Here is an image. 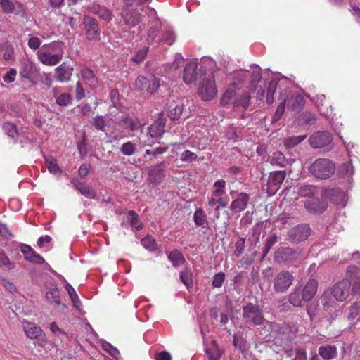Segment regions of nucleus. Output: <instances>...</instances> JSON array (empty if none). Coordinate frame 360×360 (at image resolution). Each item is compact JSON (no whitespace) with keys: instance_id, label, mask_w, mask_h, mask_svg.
I'll use <instances>...</instances> for the list:
<instances>
[{"instance_id":"obj_1","label":"nucleus","mask_w":360,"mask_h":360,"mask_svg":"<svg viewBox=\"0 0 360 360\" xmlns=\"http://www.w3.org/2000/svg\"><path fill=\"white\" fill-rule=\"evenodd\" d=\"M309 170L316 178L327 179L335 173V165L329 159L318 158L311 165Z\"/></svg>"},{"instance_id":"obj_2","label":"nucleus","mask_w":360,"mask_h":360,"mask_svg":"<svg viewBox=\"0 0 360 360\" xmlns=\"http://www.w3.org/2000/svg\"><path fill=\"white\" fill-rule=\"evenodd\" d=\"M160 79L154 75L139 76L135 81V87L141 94L149 96L158 91L160 86Z\"/></svg>"},{"instance_id":"obj_3","label":"nucleus","mask_w":360,"mask_h":360,"mask_svg":"<svg viewBox=\"0 0 360 360\" xmlns=\"http://www.w3.org/2000/svg\"><path fill=\"white\" fill-rule=\"evenodd\" d=\"M301 257V252L289 246H281L274 252V259L277 264H289L298 260Z\"/></svg>"},{"instance_id":"obj_4","label":"nucleus","mask_w":360,"mask_h":360,"mask_svg":"<svg viewBox=\"0 0 360 360\" xmlns=\"http://www.w3.org/2000/svg\"><path fill=\"white\" fill-rule=\"evenodd\" d=\"M243 319L247 324L253 326L262 325L264 320L262 309L259 305L252 303L243 306Z\"/></svg>"},{"instance_id":"obj_5","label":"nucleus","mask_w":360,"mask_h":360,"mask_svg":"<svg viewBox=\"0 0 360 360\" xmlns=\"http://www.w3.org/2000/svg\"><path fill=\"white\" fill-rule=\"evenodd\" d=\"M293 281L294 276L292 272L288 270H282L274 277V290L277 293H284L292 285Z\"/></svg>"},{"instance_id":"obj_6","label":"nucleus","mask_w":360,"mask_h":360,"mask_svg":"<svg viewBox=\"0 0 360 360\" xmlns=\"http://www.w3.org/2000/svg\"><path fill=\"white\" fill-rule=\"evenodd\" d=\"M311 229L307 224H300L287 233L288 240L292 243H300L306 240L310 236Z\"/></svg>"},{"instance_id":"obj_7","label":"nucleus","mask_w":360,"mask_h":360,"mask_svg":"<svg viewBox=\"0 0 360 360\" xmlns=\"http://www.w3.org/2000/svg\"><path fill=\"white\" fill-rule=\"evenodd\" d=\"M333 140L332 134L328 131H317L309 137V143L314 148H327L329 150Z\"/></svg>"},{"instance_id":"obj_8","label":"nucleus","mask_w":360,"mask_h":360,"mask_svg":"<svg viewBox=\"0 0 360 360\" xmlns=\"http://www.w3.org/2000/svg\"><path fill=\"white\" fill-rule=\"evenodd\" d=\"M22 326L25 334L27 338L36 339L37 344L40 347H45L47 343V340L40 327L37 326L34 323L31 322H23Z\"/></svg>"},{"instance_id":"obj_9","label":"nucleus","mask_w":360,"mask_h":360,"mask_svg":"<svg viewBox=\"0 0 360 360\" xmlns=\"http://www.w3.org/2000/svg\"><path fill=\"white\" fill-rule=\"evenodd\" d=\"M217 93L215 86L214 77L212 73L209 74L204 82L198 88V94L203 101L212 99Z\"/></svg>"},{"instance_id":"obj_10","label":"nucleus","mask_w":360,"mask_h":360,"mask_svg":"<svg viewBox=\"0 0 360 360\" xmlns=\"http://www.w3.org/2000/svg\"><path fill=\"white\" fill-rule=\"evenodd\" d=\"M206 74V70L204 67L200 66L198 68L195 63H189L186 65L184 70L183 79L185 83L191 84L195 82L198 78L200 79Z\"/></svg>"},{"instance_id":"obj_11","label":"nucleus","mask_w":360,"mask_h":360,"mask_svg":"<svg viewBox=\"0 0 360 360\" xmlns=\"http://www.w3.org/2000/svg\"><path fill=\"white\" fill-rule=\"evenodd\" d=\"M83 24L85 27L86 36L88 40L98 41L100 39V31L98 22L89 15H84Z\"/></svg>"},{"instance_id":"obj_12","label":"nucleus","mask_w":360,"mask_h":360,"mask_svg":"<svg viewBox=\"0 0 360 360\" xmlns=\"http://www.w3.org/2000/svg\"><path fill=\"white\" fill-rule=\"evenodd\" d=\"M351 282L348 279H344L338 282L331 289V292L337 301H344L349 294Z\"/></svg>"},{"instance_id":"obj_13","label":"nucleus","mask_w":360,"mask_h":360,"mask_svg":"<svg viewBox=\"0 0 360 360\" xmlns=\"http://www.w3.org/2000/svg\"><path fill=\"white\" fill-rule=\"evenodd\" d=\"M321 196L328 199L336 204H340L344 200L345 193L339 188L327 187L321 191Z\"/></svg>"},{"instance_id":"obj_14","label":"nucleus","mask_w":360,"mask_h":360,"mask_svg":"<svg viewBox=\"0 0 360 360\" xmlns=\"http://www.w3.org/2000/svg\"><path fill=\"white\" fill-rule=\"evenodd\" d=\"M287 93H288V91ZM286 103L289 110L299 112L304 106L305 99L302 94L298 93L292 94L290 97H288V94H287Z\"/></svg>"},{"instance_id":"obj_15","label":"nucleus","mask_w":360,"mask_h":360,"mask_svg":"<svg viewBox=\"0 0 360 360\" xmlns=\"http://www.w3.org/2000/svg\"><path fill=\"white\" fill-rule=\"evenodd\" d=\"M20 250L23 254L25 260L38 264L44 263V258L37 253L31 246L26 244H20Z\"/></svg>"},{"instance_id":"obj_16","label":"nucleus","mask_w":360,"mask_h":360,"mask_svg":"<svg viewBox=\"0 0 360 360\" xmlns=\"http://www.w3.org/2000/svg\"><path fill=\"white\" fill-rule=\"evenodd\" d=\"M304 207L311 213L321 214L326 210L328 204L323 200L311 198L305 202Z\"/></svg>"},{"instance_id":"obj_17","label":"nucleus","mask_w":360,"mask_h":360,"mask_svg":"<svg viewBox=\"0 0 360 360\" xmlns=\"http://www.w3.org/2000/svg\"><path fill=\"white\" fill-rule=\"evenodd\" d=\"M318 289V281L316 279L310 278L301 290L302 299L304 302L311 300L315 296Z\"/></svg>"},{"instance_id":"obj_18","label":"nucleus","mask_w":360,"mask_h":360,"mask_svg":"<svg viewBox=\"0 0 360 360\" xmlns=\"http://www.w3.org/2000/svg\"><path fill=\"white\" fill-rule=\"evenodd\" d=\"M165 164H160L151 167L149 171V180L152 184L160 183L165 177Z\"/></svg>"},{"instance_id":"obj_19","label":"nucleus","mask_w":360,"mask_h":360,"mask_svg":"<svg viewBox=\"0 0 360 360\" xmlns=\"http://www.w3.org/2000/svg\"><path fill=\"white\" fill-rule=\"evenodd\" d=\"M250 196L245 193H240L237 198L231 202L230 208L234 212L243 211L248 206Z\"/></svg>"},{"instance_id":"obj_20","label":"nucleus","mask_w":360,"mask_h":360,"mask_svg":"<svg viewBox=\"0 0 360 360\" xmlns=\"http://www.w3.org/2000/svg\"><path fill=\"white\" fill-rule=\"evenodd\" d=\"M165 118L160 113L159 118L148 128L149 134L152 137H160L165 132Z\"/></svg>"},{"instance_id":"obj_21","label":"nucleus","mask_w":360,"mask_h":360,"mask_svg":"<svg viewBox=\"0 0 360 360\" xmlns=\"http://www.w3.org/2000/svg\"><path fill=\"white\" fill-rule=\"evenodd\" d=\"M74 188L79 191L82 195L88 198H94L96 195V193L94 189L91 186L85 185L81 182L78 179L73 178L71 181Z\"/></svg>"},{"instance_id":"obj_22","label":"nucleus","mask_w":360,"mask_h":360,"mask_svg":"<svg viewBox=\"0 0 360 360\" xmlns=\"http://www.w3.org/2000/svg\"><path fill=\"white\" fill-rule=\"evenodd\" d=\"M72 71V67L63 63L56 69L55 78L61 82H68L70 79Z\"/></svg>"},{"instance_id":"obj_23","label":"nucleus","mask_w":360,"mask_h":360,"mask_svg":"<svg viewBox=\"0 0 360 360\" xmlns=\"http://www.w3.org/2000/svg\"><path fill=\"white\" fill-rule=\"evenodd\" d=\"M278 100L280 101V103L278 106L277 107L276 112L272 117L271 123H276L278 121H279L284 112L285 108V104L287 101V89H285L283 91L280 93Z\"/></svg>"},{"instance_id":"obj_24","label":"nucleus","mask_w":360,"mask_h":360,"mask_svg":"<svg viewBox=\"0 0 360 360\" xmlns=\"http://www.w3.org/2000/svg\"><path fill=\"white\" fill-rule=\"evenodd\" d=\"M143 17V15L136 10L129 11L122 15L124 23L130 27H134L141 22Z\"/></svg>"},{"instance_id":"obj_25","label":"nucleus","mask_w":360,"mask_h":360,"mask_svg":"<svg viewBox=\"0 0 360 360\" xmlns=\"http://www.w3.org/2000/svg\"><path fill=\"white\" fill-rule=\"evenodd\" d=\"M337 354V348L335 345H325L319 348V355L323 360H332L336 358Z\"/></svg>"},{"instance_id":"obj_26","label":"nucleus","mask_w":360,"mask_h":360,"mask_svg":"<svg viewBox=\"0 0 360 360\" xmlns=\"http://www.w3.org/2000/svg\"><path fill=\"white\" fill-rule=\"evenodd\" d=\"M117 124L124 129H129L133 132L138 129L139 122L132 120L129 116L117 118Z\"/></svg>"},{"instance_id":"obj_27","label":"nucleus","mask_w":360,"mask_h":360,"mask_svg":"<svg viewBox=\"0 0 360 360\" xmlns=\"http://www.w3.org/2000/svg\"><path fill=\"white\" fill-rule=\"evenodd\" d=\"M89 11L91 13L97 15L100 18L105 21H110L112 18L111 11L107 8L98 4H93L89 6Z\"/></svg>"},{"instance_id":"obj_28","label":"nucleus","mask_w":360,"mask_h":360,"mask_svg":"<svg viewBox=\"0 0 360 360\" xmlns=\"http://www.w3.org/2000/svg\"><path fill=\"white\" fill-rule=\"evenodd\" d=\"M175 41L174 32L169 27H165L159 38L157 39L158 44H164L171 46Z\"/></svg>"},{"instance_id":"obj_29","label":"nucleus","mask_w":360,"mask_h":360,"mask_svg":"<svg viewBox=\"0 0 360 360\" xmlns=\"http://www.w3.org/2000/svg\"><path fill=\"white\" fill-rule=\"evenodd\" d=\"M62 58L60 54H51L50 53H41L39 54V58L43 64L53 65L58 63Z\"/></svg>"},{"instance_id":"obj_30","label":"nucleus","mask_w":360,"mask_h":360,"mask_svg":"<svg viewBox=\"0 0 360 360\" xmlns=\"http://www.w3.org/2000/svg\"><path fill=\"white\" fill-rule=\"evenodd\" d=\"M162 28V24L158 20H155L152 22V25L150 26L148 32V38L147 41L148 42H155L157 43V39L159 38L160 30Z\"/></svg>"},{"instance_id":"obj_31","label":"nucleus","mask_w":360,"mask_h":360,"mask_svg":"<svg viewBox=\"0 0 360 360\" xmlns=\"http://www.w3.org/2000/svg\"><path fill=\"white\" fill-rule=\"evenodd\" d=\"M285 178V171H277L274 172H271L269 181V186H274L276 190L280 186V185L283 183V180Z\"/></svg>"},{"instance_id":"obj_32","label":"nucleus","mask_w":360,"mask_h":360,"mask_svg":"<svg viewBox=\"0 0 360 360\" xmlns=\"http://www.w3.org/2000/svg\"><path fill=\"white\" fill-rule=\"evenodd\" d=\"M288 301L294 307H302V302H304L302 299V294L299 288H296L288 295Z\"/></svg>"},{"instance_id":"obj_33","label":"nucleus","mask_w":360,"mask_h":360,"mask_svg":"<svg viewBox=\"0 0 360 360\" xmlns=\"http://www.w3.org/2000/svg\"><path fill=\"white\" fill-rule=\"evenodd\" d=\"M301 125H312L316 120V115L309 111L302 112L297 118Z\"/></svg>"},{"instance_id":"obj_34","label":"nucleus","mask_w":360,"mask_h":360,"mask_svg":"<svg viewBox=\"0 0 360 360\" xmlns=\"http://www.w3.org/2000/svg\"><path fill=\"white\" fill-rule=\"evenodd\" d=\"M168 259L172 262L173 266L176 267L185 262L182 253L179 250H174L169 252Z\"/></svg>"},{"instance_id":"obj_35","label":"nucleus","mask_w":360,"mask_h":360,"mask_svg":"<svg viewBox=\"0 0 360 360\" xmlns=\"http://www.w3.org/2000/svg\"><path fill=\"white\" fill-rule=\"evenodd\" d=\"M316 191V187L312 185H297V193L302 197L311 198Z\"/></svg>"},{"instance_id":"obj_36","label":"nucleus","mask_w":360,"mask_h":360,"mask_svg":"<svg viewBox=\"0 0 360 360\" xmlns=\"http://www.w3.org/2000/svg\"><path fill=\"white\" fill-rule=\"evenodd\" d=\"M46 297L51 303H55L57 305L60 304L59 291L56 285H52L49 288L46 293Z\"/></svg>"},{"instance_id":"obj_37","label":"nucleus","mask_w":360,"mask_h":360,"mask_svg":"<svg viewBox=\"0 0 360 360\" xmlns=\"http://www.w3.org/2000/svg\"><path fill=\"white\" fill-rule=\"evenodd\" d=\"M271 164L273 165H277L281 167H284L288 164V160L285 155L280 151H276L273 153L271 158Z\"/></svg>"},{"instance_id":"obj_38","label":"nucleus","mask_w":360,"mask_h":360,"mask_svg":"<svg viewBox=\"0 0 360 360\" xmlns=\"http://www.w3.org/2000/svg\"><path fill=\"white\" fill-rule=\"evenodd\" d=\"M37 72V68L33 65V63L29 62L25 64L23 70L20 73L23 77L27 78L32 82L33 77H34Z\"/></svg>"},{"instance_id":"obj_39","label":"nucleus","mask_w":360,"mask_h":360,"mask_svg":"<svg viewBox=\"0 0 360 360\" xmlns=\"http://www.w3.org/2000/svg\"><path fill=\"white\" fill-rule=\"evenodd\" d=\"M236 99V92L233 89H229L224 92L220 103L222 105L235 104Z\"/></svg>"},{"instance_id":"obj_40","label":"nucleus","mask_w":360,"mask_h":360,"mask_svg":"<svg viewBox=\"0 0 360 360\" xmlns=\"http://www.w3.org/2000/svg\"><path fill=\"white\" fill-rule=\"evenodd\" d=\"M141 245L149 251H156L159 249L158 245L155 238L148 235L141 240Z\"/></svg>"},{"instance_id":"obj_41","label":"nucleus","mask_w":360,"mask_h":360,"mask_svg":"<svg viewBox=\"0 0 360 360\" xmlns=\"http://www.w3.org/2000/svg\"><path fill=\"white\" fill-rule=\"evenodd\" d=\"M82 75L84 79L91 86L96 87L98 80L94 72L90 69H84L82 71Z\"/></svg>"},{"instance_id":"obj_42","label":"nucleus","mask_w":360,"mask_h":360,"mask_svg":"<svg viewBox=\"0 0 360 360\" xmlns=\"http://www.w3.org/2000/svg\"><path fill=\"white\" fill-rule=\"evenodd\" d=\"M193 220L197 226H204L207 224V216L201 208L197 209L194 212Z\"/></svg>"},{"instance_id":"obj_43","label":"nucleus","mask_w":360,"mask_h":360,"mask_svg":"<svg viewBox=\"0 0 360 360\" xmlns=\"http://www.w3.org/2000/svg\"><path fill=\"white\" fill-rule=\"evenodd\" d=\"M169 108L171 110L168 113V117L172 120H178L182 115L184 110V104H176L174 106L170 105Z\"/></svg>"},{"instance_id":"obj_44","label":"nucleus","mask_w":360,"mask_h":360,"mask_svg":"<svg viewBox=\"0 0 360 360\" xmlns=\"http://www.w3.org/2000/svg\"><path fill=\"white\" fill-rule=\"evenodd\" d=\"M307 135L292 136L287 137L284 140V145L288 148H292L304 141Z\"/></svg>"},{"instance_id":"obj_45","label":"nucleus","mask_w":360,"mask_h":360,"mask_svg":"<svg viewBox=\"0 0 360 360\" xmlns=\"http://www.w3.org/2000/svg\"><path fill=\"white\" fill-rule=\"evenodd\" d=\"M277 240L278 237L276 233H271V235L266 238L264 246L262 248V259L267 255L268 252Z\"/></svg>"},{"instance_id":"obj_46","label":"nucleus","mask_w":360,"mask_h":360,"mask_svg":"<svg viewBox=\"0 0 360 360\" xmlns=\"http://www.w3.org/2000/svg\"><path fill=\"white\" fill-rule=\"evenodd\" d=\"M278 82L276 80H271L268 86L267 93H266V102L268 104L271 105L273 103L274 95L277 88Z\"/></svg>"},{"instance_id":"obj_47","label":"nucleus","mask_w":360,"mask_h":360,"mask_svg":"<svg viewBox=\"0 0 360 360\" xmlns=\"http://www.w3.org/2000/svg\"><path fill=\"white\" fill-rule=\"evenodd\" d=\"M128 215L130 217L129 221L131 224V226L134 227L138 231L142 229L143 224L139 221V215L134 210H129L128 212Z\"/></svg>"},{"instance_id":"obj_48","label":"nucleus","mask_w":360,"mask_h":360,"mask_svg":"<svg viewBox=\"0 0 360 360\" xmlns=\"http://www.w3.org/2000/svg\"><path fill=\"white\" fill-rule=\"evenodd\" d=\"M180 278L182 283L188 288L193 285V274L190 270L186 269L181 272Z\"/></svg>"},{"instance_id":"obj_49","label":"nucleus","mask_w":360,"mask_h":360,"mask_svg":"<svg viewBox=\"0 0 360 360\" xmlns=\"http://www.w3.org/2000/svg\"><path fill=\"white\" fill-rule=\"evenodd\" d=\"M92 125L101 131H105V121L103 116H96L91 120Z\"/></svg>"},{"instance_id":"obj_50","label":"nucleus","mask_w":360,"mask_h":360,"mask_svg":"<svg viewBox=\"0 0 360 360\" xmlns=\"http://www.w3.org/2000/svg\"><path fill=\"white\" fill-rule=\"evenodd\" d=\"M3 128L5 132L10 137L14 138L18 135V131L15 124L11 122H5L3 124Z\"/></svg>"},{"instance_id":"obj_51","label":"nucleus","mask_w":360,"mask_h":360,"mask_svg":"<svg viewBox=\"0 0 360 360\" xmlns=\"http://www.w3.org/2000/svg\"><path fill=\"white\" fill-rule=\"evenodd\" d=\"M233 345L241 352H243V351L245 350L246 341L241 336H238L236 334H235L233 335Z\"/></svg>"},{"instance_id":"obj_52","label":"nucleus","mask_w":360,"mask_h":360,"mask_svg":"<svg viewBox=\"0 0 360 360\" xmlns=\"http://www.w3.org/2000/svg\"><path fill=\"white\" fill-rule=\"evenodd\" d=\"M148 51V47L144 46L140 49L135 56H133L132 60L136 63H140L143 61L146 58L147 52Z\"/></svg>"},{"instance_id":"obj_53","label":"nucleus","mask_w":360,"mask_h":360,"mask_svg":"<svg viewBox=\"0 0 360 360\" xmlns=\"http://www.w3.org/2000/svg\"><path fill=\"white\" fill-rule=\"evenodd\" d=\"M121 152L125 155H131L135 152V145L132 142L128 141L122 146Z\"/></svg>"},{"instance_id":"obj_54","label":"nucleus","mask_w":360,"mask_h":360,"mask_svg":"<svg viewBox=\"0 0 360 360\" xmlns=\"http://www.w3.org/2000/svg\"><path fill=\"white\" fill-rule=\"evenodd\" d=\"M331 290L330 291H325L320 297L321 304L326 307H330L331 304L333 302L331 298Z\"/></svg>"},{"instance_id":"obj_55","label":"nucleus","mask_w":360,"mask_h":360,"mask_svg":"<svg viewBox=\"0 0 360 360\" xmlns=\"http://www.w3.org/2000/svg\"><path fill=\"white\" fill-rule=\"evenodd\" d=\"M0 6L6 13H11L14 11V5L11 0H0Z\"/></svg>"},{"instance_id":"obj_56","label":"nucleus","mask_w":360,"mask_h":360,"mask_svg":"<svg viewBox=\"0 0 360 360\" xmlns=\"http://www.w3.org/2000/svg\"><path fill=\"white\" fill-rule=\"evenodd\" d=\"M224 280L225 274L224 272H219L214 276L212 285L214 288H220L221 287Z\"/></svg>"},{"instance_id":"obj_57","label":"nucleus","mask_w":360,"mask_h":360,"mask_svg":"<svg viewBox=\"0 0 360 360\" xmlns=\"http://www.w3.org/2000/svg\"><path fill=\"white\" fill-rule=\"evenodd\" d=\"M46 161L47 163V168L50 172L56 174L58 172H60V169L56 163V159L53 158H46Z\"/></svg>"},{"instance_id":"obj_58","label":"nucleus","mask_w":360,"mask_h":360,"mask_svg":"<svg viewBox=\"0 0 360 360\" xmlns=\"http://www.w3.org/2000/svg\"><path fill=\"white\" fill-rule=\"evenodd\" d=\"M251 96L248 93L243 94L239 99H236V104L237 105H240L244 108L247 109L249 106V102Z\"/></svg>"},{"instance_id":"obj_59","label":"nucleus","mask_w":360,"mask_h":360,"mask_svg":"<svg viewBox=\"0 0 360 360\" xmlns=\"http://www.w3.org/2000/svg\"><path fill=\"white\" fill-rule=\"evenodd\" d=\"M197 155L188 150L184 151L180 156V160L184 162H191L197 159Z\"/></svg>"},{"instance_id":"obj_60","label":"nucleus","mask_w":360,"mask_h":360,"mask_svg":"<svg viewBox=\"0 0 360 360\" xmlns=\"http://www.w3.org/2000/svg\"><path fill=\"white\" fill-rule=\"evenodd\" d=\"M71 102V96L68 94H62L57 99L56 103L60 106H66Z\"/></svg>"},{"instance_id":"obj_61","label":"nucleus","mask_w":360,"mask_h":360,"mask_svg":"<svg viewBox=\"0 0 360 360\" xmlns=\"http://www.w3.org/2000/svg\"><path fill=\"white\" fill-rule=\"evenodd\" d=\"M0 266H5L8 269H11L13 267V263L11 262L5 253L2 252H0Z\"/></svg>"},{"instance_id":"obj_62","label":"nucleus","mask_w":360,"mask_h":360,"mask_svg":"<svg viewBox=\"0 0 360 360\" xmlns=\"http://www.w3.org/2000/svg\"><path fill=\"white\" fill-rule=\"evenodd\" d=\"M77 149L80 153L81 157H84L86 155L87 150L86 148L85 133L83 134L82 140L77 142Z\"/></svg>"},{"instance_id":"obj_63","label":"nucleus","mask_w":360,"mask_h":360,"mask_svg":"<svg viewBox=\"0 0 360 360\" xmlns=\"http://www.w3.org/2000/svg\"><path fill=\"white\" fill-rule=\"evenodd\" d=\"M359 272V269L356 266H349L347 271V278L352 283V281L355 279L356 277V274Z\"/></svg>"},{"instance_id":"obj_64","label":"nucleus","mask_w":360,"mask_h":360,"mask_svg":"<svg viewBox=\"0 0 360 360\" xmlns=\"http://www.w3.org/2000/svg\"><path fill=\"white\" fill-rule=\"evenodd\" d=\"M16 74V70L11 68L10 70L3 77V79L6 83H11L15 80V76Z\"/></svg>"}]
</instances>
